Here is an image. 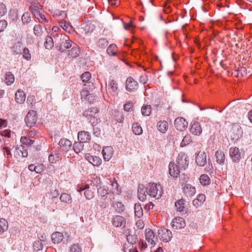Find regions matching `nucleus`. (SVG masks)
I'll list each match as a JSON object with an SVG mask.
<instances>
[{
	"mask_svg": "<svg viewBox=\"0 0 252 252\" xmlns=\"http://www.w3.org/2000/svg\"><path fill=\"white\" fill-rule=\"evenodd\" d=\"M108 44V41L106 38H100L97 42V46L101 49L105 48Z\"/></svg>",
	"mask_w": 252,
	"mask_h": 252,
	"instance_id": "nucleus-47",
	"label": "nucleus"
},
{
	"mask_svg": "<svg viewBox=\"0 0 252 252\" xmlns=\"http://www.w3.org/2000/svg\"><path fill=\"white\" fill-rule=\"evenodd\" d=\"M15 101L19 104H22L25 100L26 94L23 91L18 90L15 93Z\"/></svg>",
	"mask_w": 252,
	"mask_h": 252,
	"instance_id": "nucleus-26",
	"label": "nucleus"
},
{
	"mask_svg": "<svg viewBox=\"0 0 252 252\" xmlns=\"http://www.w3.org/2000/svg\"><path fill=\"white\" fill-rule=\"evenodd\" d=\"M31 18L30 14L28 12H25L22 16V21L24 24L28 23L31 21Z\"/></svg>",
	"mask_w": 252,
	"mask_h": 252,
	"instance_id": "nucleus-53",
	"label": "nucleus"
},
{
	"mask_svg": "<svg viewBox=\"0 0 252 252\" xmlns=\"http://www.w3.org/2000/svg\"><path fill=\"white\" fill-rule=\"evenodd\" d=\"M200 184L203 186L209 185L211 183V179L207 174H202L199 178Z\"/></svg>",
	"mask_w": 252,
	"mask_h": 252,
	"instance_id": "nucleus-32",
	"label": "nucleus"
},
{
	"mask_svg": "<svg viewBox=\"0 0 252 252\" xmlns=\"http://www.w3.org/2000/svg\"><path fill=\"white\" fill-rule=\"evenodd\" d=\"M60 157L61 155L58 151H52L48 157L49 161L52 163H55L59 160Z\"/></svg>",
	"mask_w": 252,
	"mask_h": 252,
	"instance_id": "nucleus-28",
	"label": "nucleus"
},
{
	"mask_svg": "<svg viewBox=\"0 0 252 252\" xmlns=\"http://www.w3.org/2000/svg\"><path fill=\"white\" fill-rule=\"evenodd\" d=\"M102 153L104 159L109 161L112 158L113 154V149L111 146H107L103 148Z\"/></svg>",
	"mask_w": 252,
	"mask_h": 252,
	"instance_id": "nucleus-23",
	"label": "nucleus"
},
{
	"mask_svg": "<svg viewBox=\"0 0 252 252\" xmlns=\"http://www.w3.org/2000/svg\"><path fill=\"white\" fill-rule=\"evenodd\" d=\"M30 10L35 18L38 17L41 13L42 6L38 3L32 4L30 6Z\"/></svg>",
	"mask_w": 252,
	"mask_h": 252,
	"instance_id": "nucleus-22",
	"label": "nucleus"
},
{
	"mask_svg": "<svg viewBox=\"0 0 252 252\" xmlns=\"http://www.w3.org/2000/svg\"><path fill=\"white\" fill-rule=\"evenodd\" d=\"M34 34L37 36H40L42 33V29L40 25H36L33 28Z\"/></svg>",
	"mask_w": 252,
	"mask_h": 252,
	"instance_id": "nucleus-50",
	"label": "nucleus"
},
{
	"mask_svg": "<svg viewBox=\"0 0 252 252\" xmlns=\"http://www.w3.org/2000/svg\"><path fill=\"white\" fill-rule=\"evenodd\" d=\"M77 190L79 192L84 190V195L87 199L90 200L94 197L95 190L94 185L92 184V181L87 183H81L77 187Z\"/></svg>",
	"mask_w": 252,
	"mask_h": 252,
	"instance_id": "nucleus-1",
	"label": "nucleus"
},
{
	"mask_svg": "<svg viewBox=\"0 0 252 252\" xmlns=\"http://www.w3.org/2000/svg\"><path fill=\"white\" fill-rule=\"evenodd\" d=\"M22 49H23L21 42H18L15 43L13 46V52L15 54H18L20 53Z\"/></svg>",
	"mask_w": 252,
	"mask_h": 252,
	"instance_id": "nucleus-49",
	"label": "nucleus"
},
{
	"mask_svg": "<svg viewBox=\"0 0 252 252\" xmlns=\"http://www.w3.org/2000/svg\"><path fill=\"white\" fill-rule=\"evenodd\" d=\"M59 145L61 150L64 152L68 151L72 147L71 142L67 139H61Z\"/></svg>",
	"mask_w": 252,
	"mask_h": 252,
	"instance_id": "nucleus-16",
	"label": "nucleus"
},
{
	"mask_svg": "<svg viewBox=\"0 0 252 252\" xmlns=\"http://www.w3.org/2000/svg\"><path fill=\"white\" fill-rule=\"evenodd\" d=\"M186 223L184 219L182 217H177L172 221V226L175 229H180L185 226Z\"/></svg>",
	"mask_w": 252,
	"mask_h": 252,
	"instance_id": "nucleus-20",
	"label": "nucleus"
},
{
	"mask_svg": "<svg viewBox=\"0 0 252 252\" xmlns=\"http://www.w3.org/2000/svg\"><path fill=\"white\" fill-rule=\"evenodd\" d=\"M51 237L54 244H58L63 240V236L62 233L56 232L52 234Z\"/></svg>",
	"mask_w": 252,
	"mask_h": 252,
	"instance_id": "nucleus-30",
	"label": "nucleus"
},
{
	"mask_svg": "<svg viewBox=\"0 0 252 252\" xmlns=\"http://www.w3.org/2000/svg\"><path fill=\"white\" fill-rule=\"evenodd\" d=\"M151 106L150 105H144L141 108V113L144 116H149L151 113Z\"/></svg>",
	"mask_w": 252,
	"mask_h": 252,
	"instance_id": "nucleus-46",
	"label": "nucleus"
},
{
	"mask_svg": "<svg viewBox=\"0 0 252 252\" xmlns=\"http://www.w3.org/2000/svg\"><path fill=\"white\" fill-rule=\"evenodd\" d=\"M157 127L160 132L164 133L168 130V124L166 121H159L157 123Z\"/></svg>",
	"mask_w": 252,
	"mask_h": 252,
	"instance_id": "nucleus-27",
	"label": "nucleus"
},
{
	"mask_svg": "<svg viewBox=\"0 0 252 252\" xmlns=\"http://www.w3.org/2000/svg\"><path fill=\"white\" fill-rule=\"evenodd\" d=\"M73 148L76 153L81 152L84 149L83 143L80 141L75 142L73 145Z\"/></svg>",
	"mask_w": 252,
	"mask_h": 252,
	"instance_id": "nucleus-41",
	"label": "nucleus"
},
{
	"mask_svg": "<svg viewBox=\"0 0 252 252\" xmlns=\"http://www.w3.org/2000/svg\"><path fill=\"white\" fill-rule=\"evenodd\" d=\"M196 162L200 166H204L207 163L206 154L203 151H199L196 157Z\"/></svg>",
	"mask_w": 252,
	"mask_h": 252,
	"instance_id": "nucleus-18",
	"label": "nucleus"
},
{
	"mask_svg": "<svg viewBox=\"0 0 252 252\" xmlns=\"http://www.w3.org/2000/svg\"><path fill=\"white\" fill-rule=\"evenodd\" d=\"M206 199V196L203 194H200L198 195L196 199H197L199 202H200L201 204L205 201Z\"/></svg>",
	"mask_w": 252,
	"mask_h": 252,
	"instance_id": "nucleus-64",
	"label": "nucleus"
},
{
	"mask_svg": "<svg viewBox=\"0 0 252 252\" xmlns=\"http://www.w3.org/2000/svg\"><path fill=\"white\" fill-rule=\"evenodd\" d=\"M229 155L232 161L238 162L241 158V154L240 150L236 147H231L229 149Z\"/></svg>",
	"mask_w": 252,
	"mask_h": 252,
	"instance_id": "nucleus-12",
	"label": "nucleus"
},
{
	"mask_svg": "<svg viewBox=\"0 0 252 252\" xmlns=\"http://www.w3.org/2000/svg\"><path fill=\"white\" fill-rule=\"evenodd\" d=\"M177 163L181 169H185L188 167L189 160L187 154L184 153H180L177 158Z\"/></svg>",
	"mask_w": 252,
	"mask_h": 252,
	"instance_id": "nucleus-7",
	"label": "nucleus"
},
{
	"mask_svg": "<svg viewBox=\"0 0 252 252\" xmlns=\"http://www.w3.org/2000/svg\"><path fill=\"white\" fill-rule=\"evenodd\" d=\"M71 46V41L70 40H65L63 42L59 47V50L61 52H63L67 49L69 48Z\"/></svg>",
	"mask_w": 252,
	"mask_h": 252,
	"instance_id": "nucleus-36",
	"label": "nucleus"
},
{
	"mask_svg": "<svg viewBox=\"0 0 252 252\" xmlns=\"http://www.w3.org/2000/svg\"><path fill=\"white\" fill-rule=\"evenodd\" d=\"M113 206L118 212H123L125 210V206L122 202H115L113 203Z\"/></svg>",
	"mask_w": 252,
	"mask_h": 252,
	"instance_id": "nucleus-42",
	"label": "nucleus"
},
{
	"mask_svg": "<svg viewBox=\"0 0 252 252\" xmlns=\"http://www.w3.org/2000/svg\"><path fill=\"white\" fill-rule=\"evenodd\" d=\"M183 189L184 194L187 197L192 196L196 192L195 188L189 184H185Z\"/></svg>",
	"mask_w": 252,
	"mask_h": 252,
	"instance_id": "nucleus-17",
	"label": "nucleus"
},
{
	"mask_svg": "<svg viewBox=\"0 0 252 252\" xmlns=\"http://www.w3.org/2000/svg\"><path fill=\"white\" fill-rule=\"evenodd\" d=\"M5 79L6 84L7 85H10L14 82L15 77L11 72H7L5 74Z\"/></svg>",
	"mask_w": 252,
	"mask_h": 252,
	"instance_id": "nucleus-38",
	"label": "nucleus"
},
{
	"mask_svg": "<svg viewBox=\"0 0 252 252\" xmlns=\"http://www.w3.org/2000/svg\"><path fill=\"white\" fill-rule=\"evenodd\" d=\"M8 227L7 221L4 219H0V233L7 230Z\"/></svg>",
	"mask_w": 252,
	"mask_h": 252,
	"instance_id": "nucleus-37",
	"label": "nucleus"
},
{
	"mask_svg": "<svg viewBox=\"0 0 252 252\" xmlns=\"http://www.w3.org/2000/svg\"><path fill=\"white\" fill-rule=\"evenodd\" d=\"M4 155L6 157L7 160H10V158L11 157V153L10 149L7 147L4 146L2 148Z\"/></svg>",
	"mask_w": 252,
	"mask_h": 252,
	"instance_id": "nucleus-59",
	"label": "nucleus"
},
{
	"mask_svg": "<svg viewBox=\"0 0 252 252\" xmlns=\"http://www.w3.org/2000/svg\"><path fill=\"white\" fill-rule=\"evenodd\" d=\"M191 142L192 139L191 136L189 134H187L184 137L180 145L181 147H184L189 145Z\"/></svg>",
	"mask_w": 252,
	"mask_h": 252,
	"instance_id": "nucleus-45",
	"label": "nucleus"
},
{
	"mask_svg": "<svg viewBox=\"0 0 252 252\" xmlns=\"http://www.w3.org/2000/svg\"><path fill=\"white\" fill-rule=\"evenodd\" d=\"M190 132L193 135L199 136L202 132V128L200 123L196 121H193L190 124Z\"/></svg>",
	"mask_w": 252,
	"mask_h": 252,
	"instance_id": "nucleus-11",
	"label": "nucleus"
},
{
	"mask_svg": "<svg viewBox=\"0 0 252 252\" xmlns=\"http://www.w3.org/2000/svg\"><path fill=\"white\" fill-rule=\"evenodd\" d=\"M7 12V8L4 4L0 2V17L4 15Z\"/></svg>",
	"mask_w": 252,
	"mask_h": 252,
	"instance_id": "nucleus-60",
	"label": "nucleus"
},
{
	"mask_svg": "<svg viewBox=\"0 0 252 252\" xmlns=\"http://www.w3.org/2000/svg\"><path fill=\"white\" fill-rule=\"evenodd\" d=\"M106 92L108 94L113 96L118 94V84L114 79H111L107 86Z\"/></svg>",
	"mask_w": 252,
	"mask_h": 252,
	"instance_id": "nucleus-5",
	"label": "nucleus"
},
{
	"mask_svg": "<svg viewBox=\"0 0 252 252\" xmlns=\"http://www.w3.org/2000/svg\"><path fill=\"white\" fill-rule=\"evenodd\" d=\"M149 194L148 187L145 188L143 185L139 186L138 189V196L139 199L144 201L146 199L147 195Z\"/></svg>",
	"mask_w": 252,
	"mask_h": 252,
	"instance_id": "nucleus-19",
	"label": "nucleus"
},
{
	"mask_svg": "<svg viewBox=\"0 0 252 252\" xmlns=\"http://www.w3.org/2000/svg\"><path fill=\"white\" fill-rule=\"evenodd\" d=\"M114 118L119 123H122L124 120L123 114L119 111L116 112V113L114 115Z\"/></svg>",
	"mask_w": 252,
	"mask_h": 252,
	"instance_id": "nucleus-56",
	"label": "nucleus"
},
{
	"mask_svg": "<svg viewBox=\"0 0 252 252\" xmlns=\"http://www.w3.org/2000/svg\"><path fill=\"white\" fill-rule=\"evenodd\" d=\"M43 248L42 243L40 241H35L33 245V249L35 251H38Z\"/></svg>",
	"mask_w": 252,
	"mask_h": 252,
	"instance_id": "nucleus-54",
	"label": "nucleus"
},
{
	"mask_svg": "<svg viewBox=\"0 0 252 252\" xmlns=\"http://www.w3.org/2000/svg\"><path fill=\"white\" fill-rule=\"evenodd\" d=\"M69 54L73 57H77L79 56V50L76 48H72L71 52Z\"/></svg>",
	"mask_w": 252,
	"mask_h": 252,
	"instance_id": "nucleus-62",
	"label": "nucleus"
},
{
	"mask_svg": "<svg viewBox=\"0 0 252 252\" xmlns=\"http://www.w3.org/2000/svg\"><path fill=\"white\" fill-rule=\"evenodd\" d=\"M27 103H28V105L30 106L31 108H32L36 103L35 97L33 95L28 96L27 100Z\"/></svg>",
	"mask_w": 252,
	"mask_h": 252,
	"instance_id": "nucleus-52",
	"label": "nucleus"
},
{
	"mask_svg": "<svg viewBox=\"0 0 252 252\" xmlns=\"http://www.w3.org/2000/svg\"><path fill=\"white\" fill-rule=\"evenodd\" d=\"M37 118L36 112L35 111H29L25 119L27 126L30 127L34 126L37 121Z\"/></svg>",
	"mask_w": 252,
	"mask_h": 252,
	"instance_id": "nucleus-6",
	"label": "nucleus"
},
{
	"mask_svg": "<svg viewBox=\"0 0 252 252\" xmlns=\"http://www.w3.org/2000/svg\"><path fill=\"white\" fill-rule=\"evenodd\" d=\"M242 129L238 124L233 125L230 132V136L234 141H238L243 135Z\"/></svg>",
	"mask_w": 252,
	"mask_h": 252,
	"instance_id": "nucleus-4",
	"label": "nucleus"
},
{
	"mask_svg": "<svg viewBox=\"0 0 252 252\" xmlns=\"http://www.w3.org/2000/svg\"><path fill=\"white\" fill-rule=\"evenodd\" d=\"M24 148H25V147L23 146H21L20 147L16 146L15 147L14 151V156L17 158L21 156V154H22V151H23V150Z\"/></svg>",
	"mask_w": 252,
	"mask_h": 252,
	"instance_id": "nucleus-55",
	"label": "nucleus"
},
{
	"mask_svg": "<svg viewBox=\"0 0 252 252\" xmlns=\"http://www.w3.org/2000/svg\"><path fill=\"white\" fill-rule=\"evenodd\" d=\"M149 195L156 199H159L163 194L161 186L155 183H149L148 185Z\"/></svg>",
	"mask_w": 252,
	"mask_h": 252,
	"instance_id": "nucleus-3",
	"label": "nucleus"
},
{
	"mask_svg": "<svg viewBox=\"0 0 252 252\" xmlns=\"http://www.w3.org/2000/svg\"><path fill=\"white\" fill-rule=\"evenodd\" d=\"M112 224L114 227H125L126 221L125 219L121 216H115L112 218Z\"/></svg>",
	"mask_w": 252,
	"mask_h": 252,
	"instance_id": "nucleus-15",
	"label": "nucleus"
},
{
	"mask_svg": "<svg viewBox=\"0 0 252 252\" xmlns=\"http://www.w3.org/2000/svg\"><path fill=\"white\" fill-rule=\"evenodd\" d=\"M91 138V136L89 132L87 131H80L78 134V139L79 141L82 143L88 142Z\"/></svg>",
	"mask_w": 252,
	"mask_h": 252,
	"instance_id": "nucleus-24",
	"label": "nucleus"
},
{
	"mask_svg": "<svg viewBox=\"0 0 252 252\" xmlns=\"http://www.w3.org/2000/svg\"><path fill=\"white\" fill-rule=\"evenodd\" d=\"M59 25L62 28L69 33H73L74 30L70 24L64 20H62L59 22Z\"/></svg>",
	"mask_w": 252,
	"mask_h": 252,
	"instance_id": "nucleus-25",
	"label": "nucleus"
},
{
	"mask_svg": "<svg viewBox=\"0 0 252 252\" xmlns=\"http://www.w3.org/2000/svg\"><path fill=\"white\" fill-rule=\"evenodd\" d=\"M70 252H81L82 250L79 244H73L70 248Z\"/></svg>",
	"mask_w": 252,
	"mask_h": 252,
	"instance_id": "nucleus-58",
	"label": "nucleus"
},
{
	"mask_svg": "<svg viewBox=\"0 0 252 252\" xmlns=\"http://www.w3.org/2000/svg\"><path fill=\"white\" fill-rule=\"evenodd\" d=\"M145 238L149 245H151V248L156 244L157 238L153 231L151 229H146L145 231Z\"/></svg>",
	"mask_w": 252,
	"mask_h": 252,
	"instance_id": "nucleus-13",
	"label": "nucleus"
},
{
	"mask_svg": "<svg viewBox=\"0 0 252 252\" xmlns=\"http://www.w3.org/2000/svg\"><path fill=\"white\" fill-rule=\"evenodd\" d=\"M0 134L2 136H4L7 138L11 137V130L9 129H5L0 132Z\"/></svg>",
	"mask_w": 252,
	"mask_h": 252,
	"instance_id": "nucleus-61",
	"label": "nucleus"
},
{
	"mask_svg": "<svg viewBox=\"0 0 252 252\" xmlns=\"http://www.w3.org/2000/svg\"><path fill=\"white\" fill-rule=\"evenodd\" d=\"M87 160L94 166H99L101 163V158L97 156L89 155L87 158Z\"/></svg>",
	"mask_w": 252,
	"mask_h": 252,
	"instance_id": "nucleus-29",
	"label": "nucleus"
},
{
	"mask_svg": "<svg viewBox=\"0 0 252 252\" xmlns=\"http://www.w3.org/2000/svg\"><path fill=\"white\" fill-rule=\"evenodd\" d=\"M20 141L22 143L27 146H31L34 142V140L29 139L26 136H22Z\"/></svg>",
	"mask_w": 252,
	"mask_h": 252,
	"instance_id": "nucleus-48",
	"label": "nucleus"
},
{
	"mask_svg": "<svg viewBox=\"0 0 252 252\" xmlns=\"http://www.w3.org/2000/svg\"><path fill=\"white\" fill-rule=\"evenodd\" d=\"M158 236L160 240L165 242L169 241L172 237L171 232L165 228L158 229Z\"/></svg>",
	"mask_w": 252,
	"mask_h": 252,
	"instance_id": "nucleus-8",
	"label": "nucleus"
},
{
	"mask_svg": "<svg viewBox=\"0 0 252 252\" xmlns=\"http://www.w3.org/2000/svg\"><path fill=\"white\" fill-rule=\"evenodd\" d=\"M117 50V46L114 44H112L109 45L107 49V53L111 56H116Z\"/></svg>",
	"mask_w": 252,
	"mask_h": 252,
	"instance_id": "nucleus-40",
	"label": "nucleus"
},
{
	"mask_svg": "<svg viewBox=\"0 0 252 252\" xmlns=\"http://www.w3.org/2000/svg\"><path fill=\"white\" fill-rule=\"evenodd\" d=\"M185 201L183 199H180L175 203V207L179 212H183L185 209Z\"/></svg>",
	"mask_w": 252,
	"mask_h": 252,
	"instance_id": "nucleus-33",
	"label": "nucleus"
},
{
	"mask_svg": "<svg viewBox=\"0 0 252 252\" xmlns=\"http://www.w3.org/2000/svg\"><path fill=\"white\" fill-rule=\"evenodd\" d=\"M174 125L178 130L183 131L188 127V123L184 118L178 117L174 121Z\"/></svg>",
	"mask_w": 252,
	"mask_h": 252,
	"instance_id": "nucleus-9",
	"label": "nucleus"
},
{
	"mask_svg": "<svg viewBox=\"0 0 252 252\" xmlns=\"http://www.w3.org/2000/svg\"><path fill=\"white\" fill-rule=\"evenodd\" d=\"M179 168L174 162H170L169 164V172L174 178H177L180 173Z\"/></svg>",
	"mask_w": 252,
	"mask_h": 252,
	"instance_id": "nucleus-21",
	"label": "nucleus"
},
{
	"mask_svg": "<svg viewBox=\"0 0 252 252\" xmlns=\"http://www.w3.org/2000/svg\"><path fill=\"white\" fill-rule=\"evenodd\" d=\"M87 89V88L85 87L84 89L81 91L80 94L81 99L87 101L90 103H93L95 100V96L91 94L88 91L85 90Z\"/></svg>",
	"mask_w": 252,
	"mask_h": 252,
	"instance_id": "nucleus-14",
	"label": "nucleus"
},
{
	"mask_svg": "<svg viewBox=\"0 0 252 252\" xmlns=\"http://www.w3.org/2000/svg\"><path fill=\"white\" fill-rule=\"evenodd\" d=\"M60 200L62 202L67 204L71 203L72 199L71 196L67 193H63L60 196Z\"/></svg>",
	"mask_w": 252,
	"mask_h": 252,
	"instance_id": "nucleus-44",
	"label": "nucleus"
},
{
	"mask_svg": "<svg viewBox=\"0 0 252 252\" xmlns=\"http://www.w3.org/2000/svg\"><path fill=\"white\" fill-rule=\"evenodd\" d=\"M216 158L217 162L220 164H223L225 161V155L222 151H217L216 152Z\"/></svg>",
	"mask_w": 252,
	"mask_h": 252,
	"instance_id": "nucleus-31",
	"label": "nucleus"
},
{
	"mask_svg": "<svg viewBox=\"0 0 252 252\" xmlns=\"http://www.w3.org/2000/svg\"><path fill=\"white\" fill-rule=\"evenodd\" d=\"M98 109L96 107H91L85 111L83 114L89 120L93 126H96L99 122Z\"/></svg>",
	"mask_w": 252,
	"mask_h": 252,
	"instance_id": "nucleus-2",
	"label": "nucleus"
},
{
	"mask_svg": "<svg viewBox=\"0 0 252 252\" xmlns=\"http://www.w3.org/2000/svg\"><path fill=\"white\" fill-rule=\"evenodd\" d=\"M97 193L99 196L104 198L108 194V189L107 187H101L97 189Z\"/></svg>",
	"mask_w": 252,
	"mask_h": 252,
	"instance_id": "nucleus-34",
	"label": "nucleus"
},
{
	"mask_svg": "<svg viewBox=\"0 0 252 252\" xmlns=\"http://www.w3.org/2000/svg\"><path fill=\"white\" fill-rule=\"evenodd\" d=\"M132 128L133 132L136 135H140L143 132L141 126L137 123L133 124Z\"/></svg>",
	"mask_w": 252,
	"mask_h": 252,
	"instance_id": "nucleus-35",
	"label": "nucleus"
},
{
	"mask_svg": "<svg viewBox=\"0 0 252 252\" xmlns=\"http://www.w3.org/2000/svg\"><path fill=\"white\" fill-rule=\"evenodd\" d=\"M44 46L47 49H51L54 46V42L52 38L50 36H47L44 42Z\"/></svg>",
	"mask_w": 252,
	"mask_h": 252,
	"instance_id": "nucleus-43",
	"label": "nucleus"
},
{
	"mask_svg": "<svg viewBox=\"0 0 252 252\" xmlns=\"http://www.w3.org/2000/svg\"><path fill=\"white\" fill-rule=\"evenodd\" d=\"M134 213L135 216L139 218L143 216V210L140 204H135Z\"/></svg>",
	"mask_w": 252,
	"mask_h": 252,
	"instance_id": "nucleus-39",
	"label": "nucleus"
},
{
	"mask_svg": "<svg viewBox=\"0 0 252 252\" xmlns=\"http://www.w3.org/2000/svg\"><path fill=\"white\" fill-rule=\"evenodd\" d=\"M22 55L23 57L27 61H29L31 59V54L28 48L26 47L23 48Z\"/></svg>",
	"mask_w": 252,
	"mask_h": 252,
	"instance_id": "nucleus-51",
	"label": "nucleus"
},
{
	"mask_svg": "<svg viewBox=\"0 0 252 252\" xmlns=\"http://www.w3.org/2000/svg\"><path fill=\"white\" fill-rule=\"evenodd\" d=\"M138 83L132 77L127 78L126 82V89L129 92H134L138 89Z\"/></svg>",
	"mask_w": 252,
	"mask_h": 252,
	"instance_id": "nucleus-10",
	"label": "nucleus"
},
{
	"mask_svg": "<svg viewBox=\"0 0 252 252\" xmlns=\"http://www.w3.org/2000/svg\"><path fill=\"white\" fill-rule=\"evenodd\" d=\"M91 77V73L89 72H85L81 76V79L83 82L88 83Z\"/></svg>",
	"mask_w": 252,
	"mask_h": 252,
	"instance_id": "nucleus-57",
	"label": "nucleus"
},
{
	"mask_svg": "<svg viewBox=\"0 0 252 252\" xmlns=\"http://www.w3.org/2000/svg\"><path fill=\"white\" fill-rule=\"evenodd\" d=\"M7 23L5 20L0 21V32H3L7 27Z\"/></svg>",
	"mask_w": 252,
	"mask_h": 252,
	"instance_id": "nucleus-63",
	"label": "nucleus"
}]
</instances>
